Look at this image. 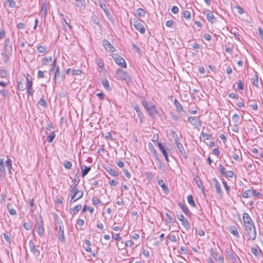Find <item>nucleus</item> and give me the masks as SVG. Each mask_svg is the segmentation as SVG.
<instances>
[{
  "mask_svg": "<svg viewBox=\"0 0 263 263\" xmlns=\"http://www.w3.org/2000/svg\"><path fill=\"white\" fill-rule=\"evenodd\" d=\"M136 14L138 16L140 17H142L145 15V11L144 9L142 8H138L136 10Z\"/></svg>",
  "mask_w": 263,
  "mask_h": 263,
  "instance_id": "37",
  "label": "nucleus"
},
{
  "mask_svg": "<svg viewBox=\"0 0 263 263\" xmlns=\"http://www.w3.org/2000/svg\"><path fill=\"white\" fill-rule=\"evenodd\" d=\"M251 196H253L257 198H261L262 197V194L261 193L257 191L256 190H254L253 188L252 190H248L245 191L242 193V196L243 198H247Z\"/></svg>",
  "mask_w": 263,
  "mask_h": 263,
  "instance_id": "3",
  "label": "nucleus"
},
{
  "mask_svg": "<svg viewBox=\"0 0 263 263\" xmlns=\"http://www.w3.org/2000/svg\"><path fill=\"white\" fill-rule=\"evenodd\" d=\"M251 252L256 258H259L261 255L263 257V253L262 251L259 249L258 246H256L255 247H252Z\"/></svg>",
  "mask_w": 263,
  "mask_h": 263,
  "instance_id": "13",
  "label": "nucleus"
},
{
  "mask_svg": "<svg viewBox=\"0 0 263 263\" xmlns=\"http://www.w3.org/2000/svg\"><path fill=\"white\" fill-rule=\"evenodd\" d=\"M179 206L182 209L183 212L184 213L185 215L187 216H190L191 215V212L188 209L187 207L183 203L181 202H179L178 203Z\"/></svg>",
  "mask_w": 263,
  "mask_h": 263,
  "instance_id": "21",
  "label": "nucleus"
},
{
  "mask_svg": "<svg viewBox=\"0 0 263 263\" xmlns=\"http://www.w3.org/2000/svg\"><path fill=\"white\" fill-rule=\"evenodd\" d=\"M142 104L146 110L148 109V108H150V104H148L146 101H143Z\"/></svg>",
  "mask_w": 263,
  "mask_h": 263,
  "instance_id": "64",
  "label": "nucleus"
},
{
  "mask_svg": "<svg viewBox=\"0 0 263 263\" xmlns=\"http://www.w3.org/2000/svg\"><path fill=\"white\" fill-rule=\"evenodd\" d=\"M112 59L114 60L115 62L120 67L122 68L126 67V63L125 60L122 58L120 55L117 54H114L112 55Z\"/></svg>",
  "mask_w": 263,
  "mask_h": 263,
  "instance_id": "4",
  "label": "nucleus"
},
{
  "mask_svg": "<svg viewBox=\"0 0 263 263\" xmlns=\"http://www.w3.org/2000/svg\"><path fill=\"white\" fill-rule=\"evenodd\" d=\"M7 209L9 213L11 215H15L16 214V211L12 208V205L10 203L7 204Z\"/></svg>",
  "mask_w": 263,
  "mask_h": 263,
  "instance_id": "31",
  "label": "nucleus"
},
{
  "mask_svg": "<svg viewBox=\"0 0 263 263\" xmlns=\"http://www.w3.org/2000/svg\"><path fill=\"white\" fill-rule=\"evenodd\" d=\"M234 8L237 10L239 14H242L243 13V10L240 6L236 5L234 6Z\"/></svg>",
  "mask_w": 263,
  "mask_h": 263,
  "instance_id": "52",
  "label": "nucleus"
},
{
  "mask_svg": "<svg viewBox=\"0 0 263 263\" xmlns=\"http://www.w3.org/2000/svg\"><path fill=\"white\" fill-rule=\"evenodd\" d=\"M232 121L236 124H239L241 123L240 117L237 114H234L232 118Z\"/></svg>",
  "mask_w": 263,
  "mask_h": 263,
  "instance_id": "32",
  "label": "nucleus"
},
{
  "mask_svg": "<svg viewBox=\"0 0 263 263\" xmlns=\"http://www.w3.org/2000/svg\"><path fill=\"white\" fill-rule=\"evenodd\" d=\"M55 136V135L54 133L51 132L47 137V141L50 143L52 142L54 139Z\"/></svg>",
  "mask_w": 263,
  "mask_h": 263,
  "instance_id": "43",
  "label": "nucleus"
},
{
  "mask_svg": "<svg viewBox=\"0 0 263 263\" xmlns=\"http://www.w3.org/2000/svg\"><path fill=\"white\" fill-rule=\"evenodd\" d=\"M134 109L136 110V111L137 112L138 116L140 118L141 116H142V113H141V111H140L138 106L137 105L136 106H135L134 107Z\"/></svg>",
  "mask_w": 263,
  "mask_h": 263,
  "instance_id": "60",
  "label": "nucleus"
},
{
  "mask_svg": "<svg viewBox=\"0 0 263 263\" xmlns=\"http://www.w3.org/2000/svg\"><path fill=\"white\" fill-rule=\"evenodd\" d=\"M112 238L115 240L120 241L122 238L120 236L119 234H112Z\"/></svg>",
  "mask_w": 263,
  "mask_h": 263,
  "instance_id": "57",
  "label": "nucleus"
},
{
  "mask_svg": "<svg viewBox=\"0 0 263 263\" xmlns=\"http://www.w3.org/2000/svg\"><path fill=\"white\" fill-rule=\"evenodd\" d=\"M0 94L4 98L9 97V92L7 90L3 89L0 91Z\"/></svg>",
  "mask_w": 263,
  "mask_h": 263,
  "instance_id": "45",
  "label": "nucleus"
},
{
  "mask_svg": "<svg viewBox=\"0 0 263 263\" xmlns=\"http://www.w3.org/2000/svg\"><path fill=\"white\" fill-rule=\"evenodd\" d=\"M38 103L44 107H45L47 106V102L46 100L43 98L39 100Z\"/></svg>",
  "mask_w": 263,
  "mask_h": 263,
  "instance_id": "49",
  "label": "nucleus"
},
{
  "mask_svg": "<svg viewBox=\"0 0 263 263\" xmlns=\"http://www.w3.org/2000/svg\"><path fill=\"white\" fill-rule=\"evenodd\" d=\"M213 181L214 183L215 187L217 193L220 196L222 195V191L221 189L220 184L219 183L218 180L215 178L213 179Z\"/></svg>",
  "mask_w": 263,
  "mask_h": 263,
  "instance_id": "16",
  "label": "nucleus"
},
{
  "mask_svg": "<svg viewBox=\"0 0 263 263\" xmlns=\"http://www.w3.org/2000/svg\"><path fill=\"white\" fill-rule=\"evenodd\" d=\"M176 144V147L179 151V154L182 156V157L185 159H187L188 158V156L182 145V144L179 142H177Z\"/></svg>",
  "mask_w": 263,
  "mask_h": 263,
  "instance_id": "9",
  "label": "nucleus"
},
{
  "mask_svg": "<svg viewBox=\"0 0 263 263\" xmlns=\"http://www.w3.org/2000/svg\"><path fill=\"white\" fill-rule=\"evenodd\" d=\"M237 89L239 90L243 89V84L241 80H239L237 83Z\"/></svg>",
  "mask_w": 263,
  "mask_h": 263,
  "instance_id": "55",
  "label": "nucleus"
},
{
  "mask_svg": "<svg viewBox=\"0 0 263 263\" xmlns=\"http://www.w3.org/2000/svg\"><path fill=\"white\" fill-rule=\"evenodd\" d=\"M178 219L181 221L182 225L186 229L189 230L190 229V224L187 219L185 218L182 214L177 215Z\"/></svg>",
  "mask_w": 263,
  "mask_h": 263,
  "instance_id": "6",
  "label": "nucleus"
},
{
  "mask_svg": "<svg viewBox=\"0 0 263 263\" xmlns=\"http://www.w3.org/2000/svg\"><path fill=\"white\" fill-rule=\"evenodd\" d=\"M242 220L245 230L249 236V239L254 240L256 237V228L251 217L248 213H243Z\"/></svg>",
  "mask_w": 263,
  "mask_h": 263,
  "instance_id": "1",
  "label": "nucleus"
},
{
  "mask_svg": "<svg viewBox=\"0 0 263 263\" xmlns=\"http://www.w3.org/2000/svg\"><path fill=\"white\" fill-rule=\"evenodd\" d=\"M174 104L176 108V110L178 112H181V111H182L183 112H184V114H185L184 110L182 108V105L180 104L179 101H177V99H175Z\"/></svg>",
  "mask_w": 263,
  "mask_h": 263,
  "instance_id": "25",
  "label": "nucleus"
},
{
  "mask_svg": "<svg viewBox=\"0 0 263 263\" xmlns=\"http://www.w3.org/2000/svg\"><path fill=\"white\" fill-rule=\"evenodd\" d=\"M4 238L5 240L8 242L9 243H11V237L9 235H8L7 233H4Z\"/></svg>",
  "mask_w": 263,
  "mask_h": 263,
  "instance_id": "54",
  "label": "nucleus"
},
{
  "mask_svg": "<svg viewBox=\"0 0 263 263\" xmlns=\"http://www.w3.org/2000/svg\"><path fill=\"white\" fill-rule=\"evenodd\" d=\"M148 109L147 110L148 114L153 118H155V116L159 114L156 106L152 103L150 104V108Z\"/></svg>",
  "mask_w": 263,
  "mask_h": 263,
  "instance_id": "11",
  "label": "nucleus"
},
{
  "mask_svg": "<svg viewBox=\"0 0 263 263\" xmlns=\"http://www.w3.org/2000/svg\"><path fill=\"white\" fill-rule=\"evenodd\" d=\"M252 83L253 85L255 86L256 87H258V78L256 72L255 75L253 77Z\"/></svg>",
  "mask_w": 263,
  "mask_h": 263,
  "instance_id": "42",
  "label": "nucleus"
},
{
  "mask_svg": "<svg viewBox=\"0 0 263 263\" xmlns=\"http://www.w3.org/2000/svg\"><path fill=\"white\" fill-rule=\"evenodd\" d=\"M194 181L196 183L197 186L201 190L202 193L203 194H204V187L203 186L202 182L201 180L200 179V178L198 176H196L194 178Z\"/></svg>",
  "mask_w": 263,
  "mask_h": 263,
  "instance_id": "17",
  "label": "nucleus"
},
{
  "mask_svg": "<svg viewBox=\"0 0 263 263\" xmlns=\"http://www.w3.org/2000/svg\"><path fill=\"white\" fill-rule=\"evenodd\" d=\"M92 202L94 205H97L100 203V201L98 198L93 197L92 199Z\"/></svg>",
  "mask_w": 263,
  "mask_h": 263,
  "instance_id": "59",
  "label": "nucleus"
},
{
  "mask_svg": "<svg viewBox=\"0 0 263 263\" xmlns=\"http://www.w3.org/2000/svg\"><path fill=\"white\" fill-rule=\"evenodd\" d=\"M134 26L138 30L141 34H144L145 31V28L142 23L135 19L134 20Z\"/></svg>",
  "mask_w": 263,
  "mask_h": 263,
  "instance_id": "7",
  "label": "nucleus"
},
{
  "mask_svg": "<svg viewBox=\"0 0 263 263\" xmlns=\"http://www.w3.org/2000/svg\"><path fill=\"white\" fill-rule=\"evenodd\" d=\"M102 84L105 89L107 90H111L109 82L106 79H103V80L102 81Z\"/></svg>",
  "mask_w": 263,
  "mask_h": 263,
  "instance_id": "33",
  "label": "nucleus"
},
{
  "mask_svg": "<svg viewBox=\"0 0 263 263\" xmlns=\"http://www.w3.org/2000/svg\"><path fill=\"white\" fill-rule=\"evenodd\" d=\"M5 6H8L9 8H15L16 3L13 0H6Z\"/></svg>",
  "mask_w": 263,
  "mask_h": 263,
  "instance_id": "29",
  "label": "nucleus"
},
{
  "mask_svg": "<svg viewBox=\"0 0 263 263\" xmlns=\"http://www.w3.org/2000/svg\"><path fill=\"white\" fill-rule=\"evenodd\" d=\"M148 148H149V151L153 154V155L155 157L157 156V155H158L157 152L155 150V149L154 147L153 146V144L151 143H149L148 144Z\"/></svg>",
  "mask_w": 263,
  "mask_h": 263,
  "instance_id": "36",
  "label": "nucleus"
},
{
  "mask_svg": "<svg viewBox=\"0 0 263 263\" xmlns=\"http://www.w3.org/2000/svg\"><path fill=\"white\" fill-rule=\"evenodd\" d=\"M41 11L45 15L47 14V10L46 4L45 3H43L42 4Z\"/></svg>",
  "mask_w": 263,
  "mask_h": 263,
  "instance_id": "46",
  "label": "nucleus"
},
{
  "mask_svg": "<svg viewBox=\"0 0 263 263\" xmlns=\"http://www.w3.org/2000/svg\"><path fill=\"white\" fill-rule=\"evenodd\" d=\"M168 238L170 239V240L172 242H176L177 241V238L175 235H171L170 234L167 236Z\"/></svg>",
  "mask_w": 263,
  "mask_h": 263,
  "instance_id": "53",
  "label": "nucleus"
},
{
  "mask_svg": "<svg viewBox=\"0 0 263 263\" xmlns=\"http://www.w3.org/2000/svg\"><path fill=\"white\" fill-rule=\"evenodd\" d=\"M210 251L211 255L212 256L216 261L219 263H223V257L219 253L215 252L213 248H211Z\"/></svg>",
  "mask_w": 263,
  "mask_h": 263,
  "instance_id": "5",
  "label": "nucleus"
},
{
  "mask_svg": "<svg viewBox=\"0 0 263 263\" xmlns=\"http://www.w3.org/2000/svg\"><path fill=\"white\" fill-rule=\"evenodd\" d=\"M227 253L228 254L229 258L232 260L233 263L236 262V258L235 257V254L233 252V251L231 249H227Z\"/></svg>",
  "mask_w": 263,
  "mask_h": 263,
  "instance_id": "20",
  "label": "nucleus"
},
{
  "mask_svg": "<svg viewBox=\"0 0 263 263\" xmlns=\"http://www.w3.org/2000/svg\"><path fill=\"white\" fill-rule=\"evenodd\" d=\"M106 172H107L110 175L117 177L119 176V173L115 170H112L110 167H107L105 168Z\"/></svg>",
  "mask_w": 263,
  "mask_h": 263,
  "instance_id": "28",
  "label": "nucleus"
},
{
  "mask_svg": "<svg viewBox=\"0 0 263 263\" xmlns=\"http://www.w3.org/2000/svg\"><path fill=\"white\" fill-rule=\"evenodd\" d=\"M58 236L59 240L63 242H65V238L64 236V230L63 226H59V231L58 232Z\"/></svg>",
  "mask_w": 263,
  "mask_h": 263,
  "instance_id": "15",
  "label": "nucleus"
},
{
  "mask_svg": "<svg viewBox=\"0 0 263 263\" xmlns=\"http://www.w3.org/2000/svg\"><path fill=\"white\" fill-rule=\"evenodd\" d=\"M202 136L203 139H204L205 140L210 139L212 137V135H209L207 133H202Z\"/></svg>",
  "mask_w": 263,
  "mask_h": 263,
  "instance_id": "56",
  "label": "nucleus"
},
{
  "mask_svg": "<svg viewBox=\"0 0 263 263\" xmlns=\"http://www.w3.org/2000/svg\"><path fill=\"white\" fill-rule=\"evenodd\" d=\"M8 76L7 71L4 69H0V77L2 78H6Z\"/></svg>",
  "mask_w": 263,
  "mask_h": 263,
  "instance_id": "48",
  "label": "nucleus"
},
{
  "mask_svg": "<svg viewBox=\"0 0 263 263\" xmlns=\"http://www.w3.org/2000/svg\"><path fill=\"white\" fill-rule=\"evenodd\" d=\"M204 13L205 14L208 21L212 24L213 23V20L215 19V17L212 12L209 10H206L204 11Z\"/></svg>",
  "mask_w": 263,
  "mask_h": 263,
  "instance_id": "19",
  "label": "nucleus"
},
{
  "mask_svg": "<svg viewBox=\"0 0 263 263\" xmlns=\"http://www.w3.org/2000/svg\"><path fill=\"white\" fill-rule=\"evenodd\" d=\"M29 247L31 252L35 256H38L39 255L40 251L37 249V247L32 240H30L29 241Z\"/></svg>",
  "mask_w": 263,
  "mask_h": 263,
  "instance_id": "8",
  "label": "nucleus"
},
{
  "mask_svg": "<svg viewBox=\"0 0 263 263\" xmlns=\"http://www.w3.org/2000/svg\"><path fill=\"white\" fill-rule=\"evenodd\" d=\"M171 11L174 14H177L179 12V9L177 6H173L171 9Z\"/></svg>",
  "mask_w": 263,
  "mask_h": 263,
  "instance_id": "63",
  "label": "nucleus"
},
{
  "mask_svg": "<svg viewBox=\"0 0 263 263\" xmlns=\"http://www.w3.org/2000/svg\"><path fill=\"white\" fill-rule=\"evenodd\" d=\"M157 145H158L159 149L161 151L162 155H163V156L165 158V160L167 162H168L169 160H168V156L167 155V153L165 147L163 145V144L161 142H157Z\"/></svg>",
  "mask_w": 263,
  "mask_h": 263,
  "instance_id": "14",
  "label": "nucleus"
},
{
  "mask_svg": "<svg viewBox=\"0 0 263 263\" xmlns=\"http://www.w3.org/2000/svg\"><path fill=\"white\" fill-rule=\"evenodd\" d=\"M228 229H229V231H230V232L233 235H234V236H235L237 238L239 237V235L237 232V230L235 226H230Z\"/></svg>",
  "mask_w": 263,
  "mask_h": 263,
  "instance_id": "23",
  "label": "nucleus"
},
{
  "mask_svg": "<svg viewBox=\"0 0 263 263\" xmlns=\"http://www.w3.org/2000/svg\"><path fill=\"white\" fill-rule=\"evenodd\" d=\"M54 81H55V83L57 82V81L59 80V79L60 78L61 80L63 79V77H61L60 72V67L59 66H58L56 67V70L54 73Z\"/></svg>",
  "mask_w": 263,
  "mask_h": 263,
  "instance_id": "27",
  "label": "nucleus"
},
{
  "mask_svg": "<svg viewBox=\"0 0 263 263\" xmlns=\"http://www.w3.org/2000/svg\"><path fill=\"white\" fill-rule=\"evenodd\" d=\"M116 78L119 80L124 81L127 84L132 82V79L128 73L118 68L116 71Z\"/></svg>",
  "mask_w": 263,
  "mask_h": 263,
  "instance_id": "2",
  "label": "nucleus"
},
{
  "mask_svg": "<svg viewBox=\"0 0 263 263\" xmlns=\"http://www.w3.org/2000/svg\"><path fill=\"white\" fill-rule=\"evenodd\" d=\"M82 176L83 178H84L86 175H87V174L89 173V172L91 170V167L90 166L87 167L85 165L82 166Z\"/></svg>",
  "mask_w": 263,
  "mask_h": 263,
  "instance_id": "26",
  "label": "nucleus"
},
{
  "mask_svg": "<svg viewBox=\"0 0 263 263\" xmlns=\"http://www.w3.org/2000/svg\"><path fill=\"white\" fill-rule=\"evenodd\" d=\"M187 200L189 204L193 207H195L196 204L193 200V197L192 195H190L187 197Z\"/></svg>",
  "mask_w": 263,
  "mask_h": 263,
  "instance_id": "35",
  "label": "nucleus"
},
{
  "mask_svg": "<svg viewBox=\"0 0 263 263\" xmlns=\"http://www.w3.org/2000/svg\"><path fill=\"white\" fill-rule=\"evenodd\" d=\"M23 227L26 230H29L32 229V224L31 223L25 222L24 223Z\"/></svg>",
  "mask_w": 263,
  "mask_h": 263,
  "instance_id": "47",
  "label": "nucleus"
},
{
  "mask_svg": "<svg viewBox=\"0 0 263 263\" xmlns=\"http://www.w3.org/2000/svg\"><path fill=\"white\" fill-rule=\"evenodd\" d=\"M81 207L82 206L81 204H78L76 205L73 208L70 209L69 210L70 214L72 215L77 214L81 209Z\"/></svg>",
  "mask_w": 263,
  "mask_h": 263,
  "instance_id": "22",
  "label": "nucleus"
},
{
  "mask_svg": "<svg viewBox=\"0 0 263 263\" xmlns=\"http://www.w3.org/2000/svg\"><path fill=\"white\" fill-rule=\"evenodd\" d=\"M158 184L162 187V190L164 192L167 193L168 192V189L166 184H164L163 180H158Z\"/></svg>",
  "mask_w": 263,
  "mask_h": 263,
  "instance_id": "30",
  "label": "nucleus"
},
{
  "mask_svg": "<svg viewBox=\"0 0 263 263\" xmlns=\"http://www.w3.org/2000/svg\"><path fill=\"white\" fill-rule=\"evenodd\" d=\"M37 51L40 53H44L46 51V47L39 46L37 48Z\"/></svg>",
  "mask_w": 263,
  "mask_h": 263,
  "instance_id": "50",
  "label": "nucleus"
},
{
  "mask_svg": "<svg viewBox=\"0 0 263 263\" xmlns=\"http://www.w3.org/2000/svg\"><path fill=\"white\" fill-rule=\"evenodd\" d=\"M63 165L66 169L68 170L70 169L72 167V163L68 161H65Z\"/></svg>",
  "mask_w": 263,
  "mask_h": 263,
  "instance_id": "44",
  "label": "nucleus"
},
{
  "mask_svg": "<svg viewBox=\"0 0 263 263\" xmlns=\"http://www.w3.org/2000/svg\"><path fill=\"white\" fill-rule=\"evenodd\" d=\"M102 43L103 46L107 51L109 52H113L115 51V47L112 46L108 41L104 40L102 41Z\"/></svg>",
  "mask_w": 263,
  "mask_h": 263,
  "instance_id": "12",
  "label": "nucleus"
},
{
  "mask_svg": "<svg viewBox=\"0 0 263 263\" xmlns=\"http://www.w3.org/2000/svg\"><path fill=\"white\" fill-rule=\"evenodd\" d=\"M219 169H220V171L221 174L223 176H225V174H226V172H225V168H224V167H223V166L222 164H219Z\"/></svg>",
  "mask_w": 263,
  "mask_h": 263,
  "instance_id": "62",
  "label": "nucleus"
},
{
  "mask_svg": "<svg viewBox=\"0 0 263 263\" xmlns=\"http://www.w3.org/2000/svg\"><path fill=\"white\" fill-rule=\"evenodd\" d=\"M36 232H37V234L40 237H42L44 233V229L43 228V226H37Z\"/></svg>",
  "mask_w": 263,
  "mask_h": 263,
  "instance_id": "38",
  "label": "nucleus"
},
{
  "mask_svg": "<svg viewBox=\"0 0 263 263\" xmlns=\"http://www.w3.org/2000/svg\"><path fill=\"white\" fill-rule=\"evenodd\" d=\"M105 1H99V3L100 7L103 10L105 15L109 17V16L110 15L108 10L107 8V7L104 3Z\"/></svg>",
  "mask_w": 263,
  "mask_h": 263,
  "instance_id": "18",
  "label": "nucleus"
},
{
  "mask_svg": "<svg viewBox=\"0 0 263 263\" xmlns=\"http://www.w3.org/2000/svg\"><path fill=\"white\" fill-rule=\"evenodd\" d=\"M187 121L196 128L201 125V122L196 117H189Z\"/></svg>",
  "mask_w": 263,
  "mask_h": 263,
  "instance_id": "10",
  "label": "nucleus"
},
{
  "mask_svg": "<svg viewBox=\"0 0 263 263\" xmlns=\"http://www.w3.org/2000/svg\"><path fill=\"white\" fill-rule=\"evenodd\" d=\"M171 134L172 136V137L174 138V140L175 142V143L179 142V138L178 135L176 134V133L174 130L171 131Z\"/></svg>",
  "mask_w": 263,
  "mask_h": 263,
  "instance_id": "39",
  "label": "nucleus"
},
{
  "mask_svg": "<svg viewBox=\"0 0 263 263\" xmlns=\"http://www.w3.org/2000/svg\"><path fill=\"white\" fill-rule=\"evenodd\" d=\"M6 166L9 169V172L10 174H11V168H12V163L11 160L9 158H8L7 160L5 161Z\"/></svg>",
  "mask_w": 263,
  "mask_h": 263,
  "instance_id": "40",
  "label": "nucleus"
},
{
  "mask_svg": "<svg viewBox=\"0 0 263 263\" xmlns=\"http://www.w3.org/2000/svg\"><path fill=\"white\" fill-rule=\"evenodd\" d=\"M27 87V92L29 96H32L33 93V90L32 89V82H30L29 83H27V85L26 86V88Z\"/></svg>",
  "mask_w": 263,
  "mask_h": 263,
  "instance_id": "34",
  "label": "nucleus"
},
{
  "mask_svg": "<svg viewBox=\"0 0 263 263\" xmlns=\"http://www.w3.org/2000/svg\"><path fill=\"white\" fill-rule=\"evenodd\" d=\"M70 194L71 197H72V199H74L77 197V194L79 191V190L77 187L70 186Z\"/></svg>",
  "mask_w": 263,
  "mask_h": 263,
  "instance_id": "24",
  "label": "nucleus"
},
{
  "mask_svg": "<svg viewBox=\"0 0 263 263\" xmlns=\"http://www.w3.org/2000/svg\"><path fill=\"white\" fill-rule=\"evenodd\" d=\"M83 192L79 190L78 193L77 194V197H76V199L79 200L83 197Z\"/></svg>",
  "mask_w": 263,
  "mask_h": 263,
  "instance_id": "58",
  "label": "nucleus"
},
{
  "mask_svg": "<svg viewBox=\"0 0 263 263\" xmlns=\"http://www.w3.org/2000/svg\"><path fill=\"white\" fill-rule=\"evenodd\" d=\"M234 175V173L232 171H228L226 172L225 176L230 178H232Z\"/></svg>",
  "mask_w": 263,
  "mask_h": 263,
  "instance_id": "61",
  "label": "nucleus"
},
{
  "mask_svg": "<svg viewBox=\"0 0 263 263\" xmlns=\"http://www.w3.org/2000/svg\"><path fill=\"white\" fill-rule=\"evenodd\" d=\"M52 60V57L51 56L45 57L42 60V64L44 65H46L47 63L50 62Z\"/></svg>",
  "mask_w": 263,
  "mask_h": 263,
  "instance_id": "41",
  "label": "nucleus"
},
{
  "mask_svg": "<svg viewBox=\"0 0 263 263\" xmlns=\"http://www.w3.org/2000/svg\"><path fill=\"white\" fill-rule=\"evenodd\" d=\"M190 12L187 10L183 11V16L185 19H189L190 18Z\"/></svg>",
  "mask_w": 263,
  "mask_h": 263,
  "instance_id": "51",
  "label": "nucleus"
}]
</instances>
